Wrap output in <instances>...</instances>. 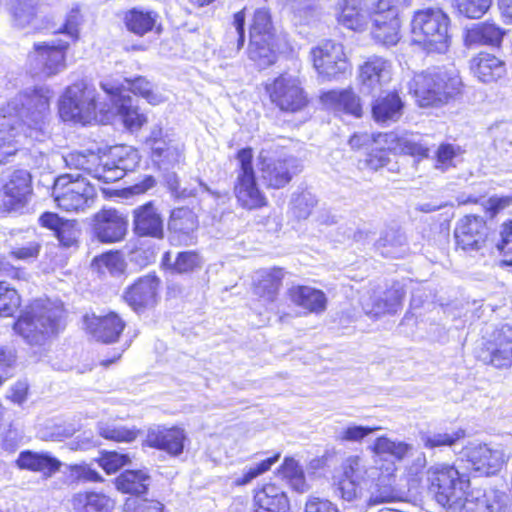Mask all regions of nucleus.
I'll return each mask as SVG.
<instances>
[{"mask_svg": "<svg viewBox=\"0 0 512 512\" xmlns=\"http://www.w3.org/2000/svg\"><path fill=\"white\" fill-rule=\"evenodd\" d=\"M20 306V296L6 282H0V317L12 316Z\"/></svg>", "mask_w": 512, "mask_h": 512, "instance_id": "obj_54", "label": "nucleus"}, {"mask_svg": "<svg viewBox=\"0 0 512 512\" xmlns=\"http://www.w3.org/2000/svg\"><path fill=\"white\" fill-rule=\"evenodd\" d=\"M84 324L95 340L107 344L116 342L125 328V322L115 312L104 316L86 315Z\"/></svg>", "mask_w": 512, "mask_h": 512, "instance_id": "obj_20", "label": "nucleus"}, {"mask_svg": "<svg viewBox=\"0 0 512 512\" xmlns=\"http://www.w3.org/2000/svg\"><path fill=\"white\" fill-rule=\"evenodd\" d=\"M259 171L263 182L270 188L280 189L286 186L300 172L298 160L292 156H259Z\"/></svg>", "mask_w": 512, "mask_h": 512, "instance_id": "obj_14", "label": "nucleus"}, {"mask_svg": "<svg viewBox=\"0 0 512 512\" xmlns=\"http://www.w3.org/2000/svg\"><path fill=\"white\" fill-rule=\"evenodd\" d=\"M391 78L392 64L382 57L373 56L360 67L359 79L368 93L380 90Z\"/></svg>", "mask_w": 512, "mask_h": 512, "instance_id": "obj_23", "label": "nucleus"}, {"mask_svg": "<svg viewBox=\"0 0 512 512\" xmlns=\"http://www.w3.org/2000/svg\"><path fill=\"white\" fill-rule=\"evenodd\" d=\"M280 268L260 270L254 277V293L264 301L273 302L278 294L283 279Z\"/></svg>", "mask_w": 512, "mask_h": 512, "instance_id": "obj_34", "label": "nucleus"}, {"mask_svg": "<svg viewBox=\"0 0 512 512\" xmlns=\"http://www.w3.org/2000/svg\"><path fill=\"white\" fill-rule=\"evenodd\" d=\"M492 0H455L458 12L467 18H481L490 8Z\"/></svg>", "mask_w": 512, "mask_h": 512, "instance_id": "obj_55", "label": "nucleus"}, {"mask_svg": "<svg viewBox=\"0 0 512 512\" xmlns=\"http://www.w3.org/2000/svg\"><path fill=\"white\" fill-rule=\"evenodd\" d=\"M338 21L348 29L360 31L366 28L370 17V9L363 0H341L338 2Z\"/></svg>", "mask_w": 512, "mask_h": 512, "instance_id": "obj_27", "label": "nucleus"}, {"mask_svg": "<svg viewBox=\"0 0 512 512\" xmlns=\"http://www.w3.org/2000/svg\"><path fill=\"white\" fill-rule=\"evenodd\" d=\"M429 491L438 504L451 512L459 508L469 487V479L454 466L436 464L427 471Z\"/></svg>", "mask_w": 512, "mask_h": 512, "instance_id": "obj_6", "label": "nucleus"}, {"mask_svg": "<svg viewBox=\"0 0 512 512\" xmlns=\"http://www.w3.org/2000/svg\"><path fill=\"white\" fill-rule=\"evenodd\" d=\"M53 196L59 208L80 212L92 206L96 190L81 174H66L56 179Z\"/></svg>", "mask_w": 512, "mask_h": 512, "instance_id": "obj_8", "label": "nucleus"}, {"mask_svg": "<svg viewBox=\"0 0 512 512\" xmlns=\"http://www.w3.org/2000/svg\"><path fill=\"white\" fill-rule=\"evenodd\" d=\"M63 309L50 300L32 302L14 324V330L28 345L38 347L40 359L47 353V345L63 328Z\"/></svg>", "mask_w": 512, "mask_h": 512, "instance_id": "obj_3", "label": "nucleus"}, {"mask_svg": "<svg viewBox=\"0 0 512 512\" xmlns=\"http://www.w3.org/2000/svg\"><path fill=\"white\" fill-rule=\"evenodd\" d=\"M271 102L284 112L302 110L308 100L299 79L290 74H281L265 85Z\"/></svg>", "mask_w": 512, "mask_h": 512, "instance_id": "obj_11", "label": "nucleus"}, {"mask_svg": "<svg viewBox=\"0 0 512 512\" xmlns=\"http://www.w3.org/2000/svg\"><path fill=\"white\" fill-rule=\"evenodd\" d=\"M97 462L107 474H112L128 464L129 457L126 454L110 451L104 452L101 457L97 459Z\"/></svg>", "mask_w": 512, "mask_h": 512, "instance_id": "obj_59", "label": "nucleus"}, {"mask_svg": "<svg viewBox=\"0 0 512 512\" xmlns=\"http://www.w3.org/2000/svg\"><path fill=\"white\" fill-rule=\"evenodd\" d=\"M133 230L139 237H164L163 218L151 202L133 210Z\"/></svg>", "mask_w": 512, "mask_h": 512, "instance_id": "obj_24", "label": "nucleus"}, {"mask_svg": "<svg viewBox=\"0 0 512 512\" xmlns=\"http://www.w3.org/2000/svg\"><path fill=\"white\" fill-rule=\"evenodd\" d=\"M405 291L399 283L383 292H373L361 299L364 312L372 317L396 313L402 306Z\"/></svg>", "mask_w": 512, "mask_h": 512, "instance_id": "obj_17", "label": "nucleus"}, {"mask_svg": "<svg viewBox=\"0 0 512 512\" xmlns=\"http://www.w3.org/2000/svg\"><path fill=\"white\" fill-rule=\"evenodd\" d=\"M376 250L387 258H403L408 253V244L403 233L389 230L375 244Z\"/></svg>", "mask_w": 512, "mask_h": 512, "instance_id": "obj_40", "label": "nucleus"}, {"mask_svg": "<svg viewBox=\"0 0 512 512\" xmlns=\"http://www.w3.org/2000/svg\"><path fill=\"white\" fill-rule=\"evenodd\" d=\"M461 87V78L454 69L422 72L409 82V91L421 107L446 104L460 94Z\"/></svg>", "mask_w": 512, "mask_h": 512, "instance_id": "obj_4", "label": "nucleus"}, {"mask_svg": "<svg viewBox=\"0 0 512 512\" xmlns=\"http://www.w3.org/2000/svg\"><path fill=\"white\" fill-rule=\"evenodd\" d=\"M487 230L483 218L471 215L463 217L454 231L457 246L464 251L479 250L485 243Z\"/></svg>", "mask_w": 512, "mask_h": 512, "instance_id": "obj_19", "label": "nucleus"}, {"mask_svg": "<svg viewBox=\"0 0 512 512\" xmlns=\"http://www.w3.org/2000/svg\"><path fill=\"white\" fill-rule=\"evenodd\" d=\"M8 10L13 24L19 28L33 25L39 12L36 0H10Z\"/></svg>", "mask_w": 512, "mask_h": 512, "instance_id": "obj_42", "label": "nucleus"}, {"mask_svg": "<svg viewBox=\"0 0 512 512\" xmlns=\"http://www.w3.org/2000/svg\"><path fill=\"white\" fill-rule=\"evenodd\" d=\"M20 102L21 109L16 102L0 107V164L18 152L24 139L39 140L49 112L50 91L43 87L34 89L21 95Z\"/></svg>", "mask_w": 512, "mask_h": 512, "instance_id": "obj_1", "label": "nucleus"}, {"mask_svg": "<svg viewBox=\"0 0 512 512\" xmlns=\"http://www.w3.org/2000/svg\"><path fill=\"white\" fill-rule=\"evenodd\" d=\"M504 494L500 491L489 489L483 493L477 492L465 495L460 501V507L454 512H498L501 509Z\"/></svg>", "mask_w": 512, "mask_h": 512, "instance_id": "obj_28", "label": "nucleus"}, {"mask_svg": "<svg viewBox=\"0 0 512 512\" xmlns=\"http://www.w3.org/2000/svg\"><path fill=\"white\" fill-rule=\"evenodd\" d=\"M151 156L161 168L169 169L184 160V145L171 139L166 142H155Z\"/></svg>", "mask_w": 512, "mask_h": 512, "instance_id": "obj_37", "label": "nucleus"}, {"mask_svg": "<svg viewBox=\"0 0 512 512\" xmlns=\"http://www.w3.org/2000/svg\"><path fill=\"white\" fill-rule=\"evenodd\" d=\"M99 434L108 440L116 442H132L137 438L138 430L109 422L98 423Z\"/></svg>", "mask_w": 512, "mask_h": 512, "instance_id": "obj_49", "label": "nucleus"}, {"mask_svg": "<svg viewBox=\"0 0 512 512\" xmlns=\"http://www.w3.org/2000/svg\"><path fill=\"white\" fill-rule=\"evenodd\" d=\"M272 29L271 16L268 10L264 8L257 9L250 26V37L258 39H260V37L273 38Z\"/></svg>", "mask_w": 512, "mask_h": 512, "instance_id": "obj_53", "label": "nucleus"}, {"mask_svg": "<svg viewBox=\"0 0 512 512\" xmlns=\"http://www.w3.org/2000/svg\"><path fill=\"white\" fill-rule=\"evenodd\" d=\"M375 456L383 459L402 460L412 450V445L403 441H394L386 436L378 437L371 446Z\"/></svg>", "mask_w": 512, "mask_h": 512, "instance_id": "obj_44", "label": "nucleus"}, {"mask_svg": "<svg viewBox=\"0 0 512 512\" xmlns=\"http://www.w3.org/2000/svg\"><path fill=\"white\" fill-rule=\"evenodd\" d=\"M70 476L83 482H102V476L88 464H78L70 466Z\"/></svg>", "mask_w": 512, "mask_h": 512, "instance_id": "obj_62", "label": "nucleus"}, {"mask_svg": "<svg viewBox=\"0 0 512 512\" xmlns=\"http://www.w3.org/2000/svg\"><path fill=\"white\" fill-rule=\"evenodd\" d=\"M310 56L315 70L323 79H336L350 69L343 45L332 40L312 48Z\"/></svg>", "mask_w": 512, "mask_h": 512, "instance_id": "obj_12", "label": "nucleus"}, {"mask_svg": "<svg viewBox=\"0 0 512 512\" xmlns=\"http://www.w3.org/2000/svg\"><path fill=\"white\" fill-rule=\"evenodd\" d=\"M161 263L173 273L186 274L201 267V258L193 251L179 252L173 258L172 253L168 251L163 254Z\"/></svg>", "mask_w": 512, "mask_h": 512, "instance_id": "obj_41", "label": "nucleus"}, {"mask_svg": "<svg viewBox=\"0 0 512 512\" xmlns=\"http://www.w3.org/2000/svg\"><path fill=\"white\" fill-rule=\"evenodd\" d=\"M94 232L103 243L119 242L127 233V220L115 209H102L94 216Z\"/></svg>", "mask_w": 512, "mask_h": 512, "instance_id": "obj_18", "label": "nucleus"}, {"mask_svg": "<svg viewBox=\"0 0 512 512\" xmlns=\"http://www.w3.org/2000/svg\"><path fill=\"white\" fill-rule=\"evenodd\" d=\"M463 429L446 431H421L419 433L420 441L426 449H436L442 447H451L459 440L465 437Z\"/></svg>", "mask_w": 512, "mask_h": 512, "instance_id": "obj_47", "label": "nucleus"}, {"mask_svg": "<svg viewBox=\"0 0 512 512\" xmlns=\"http://www.w3.org/2000/svg\"><path fill=\"white\" fill-rule=\"evenodd\" d=\"M373 141L381 148L373 150L369 153L366 163L372 170H378L389 162L388 152L391 151L395 154H405L419 159L427 158L429 149L427 144L422 142V139L414 133H397L389 132L378 134Z\"/></svg>", "mask_w": 512, "mask_h": 512, "instance_id": "obj_7", "label": "nucleus"}, {"mask_svg": "<svg viewBox=\"0 0 512 512\" xmlns=\"http://www.w3.org/2000/svg\"><path fill=\"white\" fill-rule=\"evenodd\" d=\"M68 47L69 43L61 40L34 45L35 59L44 75L53 76L66 68L65 54Z\"/></svg>", "mask_w": 512, "mask_h": 512, "instance_id": "obj_21", "label": "nucleus"}, {"mask_svg": "<svg viewBox=\"0 0 512 512\" xmlns=\"http://www.w3.org/2000/svg\"><path fill=\"white\" fill-rule=\"evenodd\" d=\"M279 455L269 457L261 462L244 468L242 476L235 479L236 485H246L259 475L270 470L271 466L278 460Z\"/></svg>", "mask_w": 512, "mask_h": 512, "instance_id": "obj_57", "label": "nucleus"}, {"mask_svg": "<svg viewBox=\"0 0 512 512\" xmlns=\"http://www.w3.org/2000/svg\"><path fill=\"white\" fill-rule=\"evenodd\" d=\"M304 512H339V510L328 499L311 496L306 501Z\"/></svg>", "mask_w": 512, "mask_h": 512, "instance_id": "obj_64", "label": "nucleus"}, {"mask_svg": "<svg viewBox=\"0 0 512 512\" xmlns=\"http://www.w3.org/2000/svg\"><path fill=\"white\" fill-rule=\"evenodd\" d=\"M279 455L269 457L261 462L244 468L242 476L235 479L236 485H246L259 475L270 470L271 466L278 460Z\"/></svg>", "mask_w": 512, "mask_h": 512, "instance_id": "obj_58", "label": "nucleus"}, {"mask_svg": "<svg viewBox=\"0 0 512 512\" xmlns=\"http://www.w3.org/2000/svg\"><path fill=\"white\" fill-rule=\"evenodd\" d=\"M16 465L21 470L40 472L45 477H51L60 469L61 462L48 453L25 450L18 455Z\"/></svg>", "mask_w": 512, "mask_h": 512, "instance_id": "obj_29", "label": "nucleus"}, {"mask_svg": "<svg viewBox=\"0 0 512 512\" xmlns=\"http://www.w3.org/2000/svg\"><path fill=\"white\" fill-rule=\"evenodd\" d=\"M343 473L346 477L361 485L362 483L375 481L378 469L367 466L366 462L359 456H350L343 464Z\"/></svg>", "mask_w": 512, "mask_h": 512, "instance_id": "obj_46", "label": "nucleus"}, {"mask_svg": "<svg viewBox=\"0 0 512 512\" xmlns=\"http://www.w3.org/2000/svg\"><path fill=\"white\" fill-rule=\"evenodd\" d=\"M481 360L497 369L512 366V326L503 325L493 333L480 354Z\"/></svg>", "mask_w": 512, "mask_h": 512, "instance_id": "obj_15", "label": "nucleus"}, {"mask_svg": "<svg viewBox=\"0 0 512 512\" xmlns=\"http://www.w3.org/2000/svg\"><path fill=\"white\" fill-rule=\"evenodd\" d=\"M63 159L69 169L82 171L104 183L122 179L128 171H133L140 161L138 151L124 145L111 148L109 154L104 157L91 151H75Z\"/></svg>", "mask_w": 512, "mask_h": 512, "instance_id": "obj_2", "label": "nucleus"}, {"mask_svg": "<svg viewBox=\"0 0 512 512\" xmlns=\"http://www.w3.org/2000/svg\"><path fill=\"white\" fill-rule=\"evenodd\" d=\"M449 17L441 10L428 8L415 12L411 21L413 43L428 53H444L449 47Z\"/></svg>", "mask_w": 512, "mask_h": 512, "instance_id": "obj_5", "label": "nucleus"}, {"mask_svg": "<svg viewBox=\"0 0 512 512\" xmlns=\"http://www.w3.org/2000/svg\"><path fill=\"white\" fill-rule=\"evenodd\" d=\"M378 429L379 427H368L351 424L338 432L337 439L348 442H360L366 436Z\"/></svg>", "mask_w": 512, "mask_h": 512, "instance_id": "obj_60", "label": "nucleus"}, {"mask_svg": "<svg viewBox=\"0 0 512 512\" xmlns=\"http://www.w3.org/2000/svg\"><path fill=\"white\" fill-rule=\"evenodd\" d=\"M248 55L260 68H265L273 64L276 61L273 38L260 37V39H258L250 37Z\"/></svg>", "mask_w": 512, "mask_h": 512, "instance_id": "obj_45", "label": "nucleus"}, {"mask_svg": "<svg viewBox=\"0 0 512 512\" xmlns=\"http://www.w3.org/2000/svg\"><path fill=\"white\" fill-rule=\"evenodd\" d=\"M314 199L309 193H303L293 201V213L299 219L307 218L314 207Z\"/></svg>", "mask_w": 512, "mask_h": 512, "instance_id": "obj_63", "label": "nucleus"}, {"mask_svg": "<svg viewBox=\"0 0 512 512\" xmlns=\"http://www.w3.org/2000/svg\"><path fill=\"white\" fill-rule=\"evenodd\" d=\"M461 457L469 464V469L485 476L496 474L506 462L502 449L478 442H469L462 449Z\"/></svg>", "mask_w": 512, "mask_h": 512, "instance_id": "obj_13", "label": "nucleus"}, {"mask_svg": "<svg viewBox=\"0 0 512 512\" xmlns=\"http://www.w3.org/2000/svg\"><path fill=\"white\" fill-rule=\"evenodd\" d=\"M97 108L95 89L84 82L69 86L59 102V114L64 121L83 125L95 119Z\"/></svg>", "mask_w": 512, "mask_h": 512, "instance_id": "obj_9", "label": "nucleus"}, {"mask_svg": "<svg viewBox=\"0 0 512 512\" xmlns=\"http://www.w3.org/2000/svg\"><path fill=\"white\" fill-rule=\"evenodd\" d=\"M505 35V31L494 23L483 22L473 24L466 30L465 44L499 46Z\"/></svg>", "mask_w": 512, "mask_h": 512, "instance_id": "obj_32", "label": "nucleus"}, {"mask_svg": "<svg viewBox=\"0 0 512 512\" xmlns=\"http://www.w3.org/2000/svg\"><path fill=\"white\" fill-rule=\"evenodd\" d=\"M158 13L150 10L132 8L124 14V24L127 30L137 36H144L156 27Z\"/></svg>", "mask_w": 512, "mask_h": 512, "instance_id": "obj_38", "label": "nucleus"}, {"mask_svg": "<svg viewBox=\"0 0 512 512\" xmlns=\"http://www.w3.org/2000/svg\"><path fill=\"white\" fill-rule=\"evenodd\" d=\"M289 295L295 305L311 313H321L326 309V295L319 289L310 286H293L289 290Z\"/></svg>", "mask_w": 512, "mask_h": 512, "instance_id": "obj_33", "label": "nucleus"}, {"mask_svg": "<svg viewBox=\"0 0 512 512\" xmlns=\"http://www.w3.org/2000/svg\"><path fill=\"white\" fill-rule=\"evenodd\" d=\"M473 74L483 83H491L506 74L505 63L495 55L479 53L471 60Z\"/></svg>", "mask_w": 512, "mask_h": 512, "instance_id": "obj_30", "label": "nucleus"}, {"mask_svg": "<svg viewBox=\"0 0 512 512\" xmlns=\"http://www.w3.org/2000/svg\"><path fill=\"white\" fill-rule=\"evenodd\" d=\"M41 247L38 239L17 242L10 246L9 256L14 260L32 261L39 256Z\"/></svg>", "mask_w": 512, "mask_h": 512, "instance_id": "obj_51", "label": "nucleus"}, {"mask_svg": "<svg viewBox=\"0 0 512 512\" xmlns=\"http://www.w3.org/2000/svg\"><path fill=\"white\" fill-rule=\"evenodd\" d=\"M186 435L180 428H155L147 434V443L150 447L166 451L172 456L180 455L184 449Z\"/></svg>", "mask_w": 512, "mask_h": 512, "instance_id": "obj_26", "label": "nucleus"}, {"mask_svg": "<svg viewBox=\"0 0 512 512\" xmlns=\"http://www.w3.org/2000/svg\"><path fill=\"white\" fill-rule=\"evenodd\" d=\"M149 481L143 470H126L115 479V486L123 493L140 495L146 493Z\"/></svg>", "mask_w": 512, "mask_h": 512, "instance_id": "obj_43", "label": "nucleus"}, {"mask_svg": "<svg viewBox=\"0 0 512 512\" xmlns=\"http://www.w3.org/2000/svg\"><path fill=\"white\" fill-rule=\"evenodd\" d=\"M402 110L403 102L394 92L379 96L372 104L373 117L379 123L397 121L402 115Z\"/></svg>", "mask_w": 512, "mask_h": 512, "instance_id": "obj_36", "label": "nucleus"}, {"mask_svg": "<svg viewBox=\"0 0 512 512\" xmlns=\"http://www.w3.org/2000/svg\"><path fill=\"white\" fill-rule=\"evenodd\" d=\"M93 265L104 273L109 272L111 275H117L124 271L125 263L118 252H110L102 254L93 260Z\"/></svg>", "mask_w": 512, "mask_h": 512, "instance_id": "obj_56", "label": "nucleus"}, {"mask_svg": "<svg viewBox=\"0 0 512 512\" xmlns=\"http://www.w3.org/2000/svg\"><path fill=\"white\" fill-rule=\"evenodd\" d=\"M373 23L381 16V20L385 21L391 18H398V7L393 0H378L370 10Z\"/></svg>", "mask_w": 512, "mask_h": 512, "instance_id": "obj_61", "label": "nucleus"}, {"mask_svg": "<svg viewBox=\"0 0 512 512\" xmlns=\"http://www.w3.org/2000/svg\"><path fill=\"white\" fill-rule=\"evenodd\" d=\"M74 512H112L114 502L104 494L96 492H80L73 496Z\"/></svg>", "mask_w": 512, "mask_h": 512, "instance_id": "obj_39", "label": "nucleus"}, {"mask_svg": "<svg viewBox=\"0 0 512 512\" xmlns=\"http://www.w3.org/2000/svg\"><path fill=\"white\" fill-rule=\"evenodd\" d=\"M239 163L234 192L239 204L246 209H258L267 204L266 197L260 191L252 165L253 151L243 148L236 156Z\"/></svg>", "mask_w": 512, "mask_h": 512, "instance_id": "obj_10", "label": "nucleus"}, {"mask_svg": "<svg viewBox=\"0 0 512 512\" xmlns=\"http://www.w3.org/2000/svg\"><path fill=\"white\" fill-rule=\"evenodd\" d=\"M125 82L128 84L129 90L134 94L140 95L152 105H157L164 101L163 96L154 92L152 84L144 77H136L134 79L126 78Z\"/></svg>", "mask_w": 512, "mask_h": 512, "instance_id": "obj_52", "label": "nucleus"}, {"mask_svg": "<svg viewBox=\"0 0 512 512\" xmlns=\"http://www.w3.org/2000/svg\"><path fill=\"white\" fill-rule=\"evenodd\" d=\"M169 226L174 231L188 235L197 228V219L191 210L181 208L172 212Z\"/></svg>", "mask_w": 512, "mask_h": 512, "instance_id": "obj_50", "label": "nucleus"}, {"mask_svg": "<svg viewBox=\"0 0 512 512\" xmlns=\"http://www.w3.org/2000/svg\"><path fill=\"white\" fill-rule=\"evenodd\" d=\"M101 87L110 96L112 106L127 129L131 131L138 130L146 123V116L139 112L138 107L133 103V99L122 94V86L107 81L102 82Z\"/></svg>", "mask_w": 512, "mask_h": 512, "instance_id": "obj_16", "label": "nucleus"}, {"mask_svg": "<svg viewBox=\"0 0 512 512\" xmlns=\"http://www.w3.org/2000/svg\"><path fill=\"white\" fill-rule=\"evenodd\" d=\"M160 280L155 275H146L139 278L125 292V300L136 312L152 308L158 300Z\"/></svg>", "mask_w": 512, "mask_h": 512, "instance_id": "obj_22", "label": "nucleus"}, {"mask_svg": "<svg viewBox=\"0 0 512 512\" xmlns=\"http://www.w3.org/2000/svg\"><path fill=\"white\" fill-rule=\"evenodd\" d=\"M381 16L375 20L372 27L373 38L385 46H394L400 40L399 18H391L382 21Z\"/></svg>", "mask_w": 512, "mask_h": 512, "instance_id": "obj_48", "label": "nucleus"}, {"mask_svg": "<svg viewBox=\"0 0 512 512\" xmlns=\"http://www.w3.org/2000/svg\"><path fill=\"white\" fill-rule=\"evenodd\" d=\"M321 101L328 109L343 111L357 117L361 115L359 98L352 90L344 89L325 92L321 96Z\"/></svg>", "mask_w": 512, "mask_h": 512, "instance_id": "obj_35", "label": "nucleus"}, {"mask_svg": "<svg viewBox=\"0 0 512 512\" xmlns=\"http://www.w3.org/2000/svg\"><path fill=\"white\" fill-rule=\"evenodd\" d=\"M5 206L10 210H17L27 201L31 193V175L27 170H15L4 185Z\"/></svg>", "mask_w": 512, "mask_h": 512, "instance_id": "obj_25", "label": "nucleus"}, {"mask_svg": "<svg viewBox=\"0 0 512 512\" xmlns=\"http://www.w3.org/2000/svg\"><path fill=\"white\" fill-rule=\"evenodd\" d=\"M255 512H289L286 494L276 485L267 484L254 496Z\"/></svg>", "mask_w": 512, "mask_h": 512, "instance_id": "obj_31", "label": "nucleus"}]
</instances>
